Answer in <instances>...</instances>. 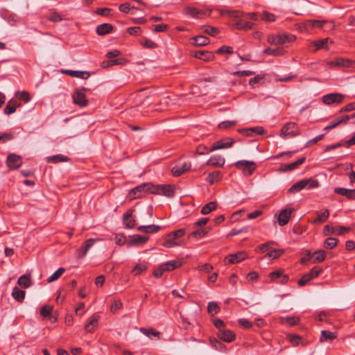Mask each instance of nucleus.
Masks as SVG:
<instances>
[{
  "label": "nucleus",
  "instance_id": "1",
  "mask_svg": "<svg viewBox=\"0 0 355 355\" xmlns=\"http://www.w3.org/2000/svg\"><path fill=\"white\" fill-rule=\"evenodd\" d=\"M306 187L309 189L318 188L319 187V182L317 180L311 178L302 180L291 186L288 191L290 193H295L304 189Z\"/></svg>",
  "mask_w": 355,
  "mask_h": 355
},
{
  "label": "nucleus",
  "instance_id": "2",
  "mask_svg": "<svg viewBox=\"0 0 355 355\" xmlns=\"http://www.w3.org/2000/svg\"><path fill=\"white\" fill-rule=\"evenodd\" d=\"M185 234V229H179L176 231L171 232L166 236L164 243H162V245L166 248H171L180 245V243L176 242L175 240L184 236Z\"/></svg>",
  "mask_w": 355,
  "mask_h": 355
},
{
  "label": "nucleus",
  "instance_id": "3",
  "mask_svg": "<svg viewBox=\"0 0 355 355\" xmlns=\"http://www.w3.org/2000/svg\"><path fill=\"white\" fill-rule=\"evenodd\" d=\"M148 193H151V183H144L133 188L129 192V196L131 199H135Z\"/></svg>",
  "mask_w": 355,
  "mask_h": 355
},
{
  "label": "nucleus",
  "instance_id": "4",
  "mask_svg": "<svg viewBox=\"0 0 355 355\" xmlns=\"http://www.w3.org/2000/svg\"><path fill=\"white\" fill-rule=\"evenodd\" d=\"M151 193L164 195L171 198L174 196V191L172 187L168 184L153 185L151 184Z\"/></svg>",
  "mask_w": 355,
  "mask_h": 355
},
{
  "label": "nucleus",
  "instance_id": "5",
  "mask_svg": "<svg viewBox=\"0 0 355 355\" xmlns=\"http://www.w3.org/2000/svg\"><path fill=\"white\" fill-rule=\"evenodd\" d=\"M234 165L248 175H252L257 168L255 162L252 161L240 160L236 162Z\"/></svg>",
  "mask_w": 355,
  "mask_h": 355
},
{
  "label": "nucleus",
  "instance_id": "6",
  "mask_svg": "<svg viewBox=\"0 0 355 355\" xmlns=\"http://www.w3.org/2000/svg\"><path fill=\"white\" fill-rule=\"evenodd\" d=\"M300 134L297 125L293 122L286 123L281 130L280 135L283 137H294Z\"/></svg>",
  "mask_w": 355,
  "mask_h": 355
},
{
  "label": "nucleus",
  "instance_id": "7",
  "mask_svg": "<svg viewBox=\"0 0 355 355\" xmlns=\"http://www.w3.org/2000/svg\"><path fill=\"white\" fill-rule=\"evenodd\" d=\"M102 241L101 239L96 238V239H87L82 246L77 250V258L82 259L85 257L89 250L94 245V244L97 241Z\"/></svg>",
  "mask_w": 355,
  "mask_h": 355
},
{
  "label": "nucleus",
  "instance_id": "8",
  "mask_svg": "<svg viewBox=\"0 0 355 355\" xmlns=\"http://www.w3.org/2000/svg\"><path fill=\"white\" fill-rule=\"evenodd\" d=\"M345 96L338 93H331L323 96L322 101L326 105H331L333 103H341L344 100Z\"/></svg>",
  "mask_w": 355,
  "mask_h": 355
},
{
  "label": "nucleus",
  "instance_id": "9",
  "mask_svg": "<svg viewBox=\"0 0 355 355\" xmlns=\"http://www.w3.org/2000/svg\"><path fill=\"white\" fill-rule=\"evenodd\" d=\"M6 164L10 170L17 169L22 164V159L19 155L11 153L7 157Z\"/></svg>",
  "mask_w": 355,
  "mask_h": 355
},
{
  "label": "nucleus",
  "instance_id": "10",
  "mask_svg": "<svg viewBox=\"0 0 355 355\" xmlns=\"http://www.w3.org/2000/svg\"><path fill=\"white\" fill-rule=\"evenodd\" d=\"M248 257L245 251H240L235 254H230L225 258V262L228 264H234L241 262Z\"/></svg>",
  "mask_w": 355,
  "mask_h": 355
},
{
  "label": "nucleus",
  "instance_id": "11",
  "mask_svg": "<svg viewBox=\"0 0 355 355\" xmlns=\"http://www.w3.org/2000/svg\"><path fill=\"white\" fill-rule=\"evenodd\" d=\"M293 211L294 209L291 207H288L281 210L277 219L279 225L280 226L286 225L288 223Z\"/></svg>",
  "mask_w": 355,
  "mask_h": 355
},
{
  "label": "nucleus",
  "instance_id": "12",
  "mask_svg": "<svg viewBox=\"0 0 355 355\" xmlns=\"http://www.w3.org/2000/svg\"><path fill=\"white\" fill-rule=\"evenodd\" d=\"M234 143V140L232 138H226L222 140L217 141L212 144L211 148L209 149V151L212 152L219 149L230 148Z\"/></svg>",
  "mask_w": 355,
  "mask_h": 355
},
{
  "label": "nucleus",
  "instance_id": "13",
  "mask_svg": "<svg viewBox=\"0 0 355 355\" xmlns=\"http://www.w3.org/2000/svg\"><path fill=\"white\" fill-rule=\"evenodd\" d=\"M185 12L194 18H202L206 15H209L211 10L199 9L194 7H187Z\"/></svg>",
  "mask_w": 355,
  "mask_h": 355
},
{
  "label": "nucleus",
  "instance_id": "14",
  "mask_svg": "<svg viewBox=\"0 0 355 355\" xmlns=\"http://www.w3.org/2000/svg\"><path fill=\"white\" fill-rule=\"evenodd\" d=\"M218 338L226 343H231L236 338L235 334L228 329H220L217 334Z\"/></svg>",
  "mask_w": 355,
  "mask_h": 355
},
{
  "label": "nucleus",
  "instance_id": "15",
  "mask_svg": "<svg viewBox=\"0 0 355 355\" xmlns=\"http://www.w3.org/2000/svg\"><path fill=\"white\" fill-rule=\"evenodd\" d=\"M350 119V116L349 115H343L337 117L334 120H333L328 125H327L324 130L328 131L333 128H336L340 124H345Z\"/></svg>",
  "mask_w": 355,
  "mask_h": 355
},
{
  "label": "nucleus",
  "instance_id": "16",
  "mask_svg": "<svg viewBox=\"0 0 355 355\" xmlns=\"http://www.w3.org/2000/svg\"><path fill=\"white\" fill-rule=\"evenodd\" d=\"M191 166V164L190 162H184L181 165H176L175 166L172 170L171 173L173 176L175 177H179L185 172H187L190 170Z\"/></svg>",
  "mask_w": 355,
  "mask_h": 355
},
{
  "label": "nucleus",
  "instance_id": "17",
  "mask_svg": "<svg viewBox=\"0 0 355 355\" xmlns=\"http://www.w3.org/2000/svg\"><path fill=\"white\" fill-rule=\"evenodd\" d=\"M334 192L338 195L346 197L349 200H355V189H349L336 187L334 189Z\"/></svg>",
  "mask_w": 355,
  "mask_h": 355
},
{
  "label": "nucleus",
  "instance_id": "18",
  "mask_svg": "<svg viewBox=\"0 0 355 355\" xmlns=\"http://www.w3.org/2000/svg\"><path fill=\"white\" fill-rule=\"evenodd\" d=\"M296 37L292 34L279 33L277 35V45H283L286 43L293 42Z\"/></svg>",
  "mask_w": 355,
  "mask_h": 355
},
{
  "label": "nucleus",
  "instance_id": "19",
  "mask_svg": "<svg viewBox=\"0 0 355 355\" xmlns=\"http://www.w3.org/2000/svg\"><path fill=\"white\" fill-rule=\"evenodd\" d=\"M331 67H349L352 65V61L343 58H336L329 62Z\"/></svg>",
  "mask_w": 355,
  "mask_h": 355
},
{
  "label": "nucleus",
  "instance_id": "20",
  "mask_svg": "<svg viewBox=\"0 0 355 355\" xmlns=\"http://www.w3.org/2000/svg\"><path fill=\"white\" fill-rule=\"evenodd\" d=\"M99 316L98 314H93L89 319L88 322L85 324V329L88 333H92L94 329L98 326Z\"/></svg>",
  "mask_w": 355,
  "mask_h": 355
},
{
  "label": "nucleus",
  "instance_id": "21",
  "mask_svg": "<svg viewBox=\"0 0 355 355\" xmlns=\"http://www.w3.org/2000/svg\"><path fill=\"white\" fill-rule=\"evenodd\" d=\"M225 162V159L222 156L214 155L207 161L206 164L214 167H223Z\"/></svg>",
  "mask_w": 355,
  "mask_h": 355
},
{
  "label": "nucleus",
  "instance_id": "22",
  "mask_svg": "<svg viewBox=\"0 0 355 355\" xmlns=\"http://www.w3.org/2000/svg\"><path fill=\"white\" fill-rule=\"evenodd\" d=\"M193 57L204 60L210 61L214 58V55L212 52L208 51H197L193 53Z\"/></svg>",
  "mask_w": 355,
  "mask_h": 355
},
{
  "label": "nucleus",
  "instance_id": "23",
  "mask_svg": "<svg viewBox=\"0 0 355 355\" xmlns=\"http://www.w3.org/2000/svg\"><path fill=\"white\" fill-rule=\"evenodd\" d=\"M73 99L74 103L81 107H85L88 104V101L86 99V96L85 93L80 91H77L76 92L74 93V94L73 95Z\"/></svg>",
  "mask_w": 355,
  "mask_h": 355
},
{
  "label": "nucleus",
  "instance_id": "24",
  "mask_svg": "<svg viewBox=\"0 0 355 355\" xmlns=\"http://www.w3.org/2000/svg\"><path fill=\"white\" fill-rule=\"evenodd\" d=\"M62 73L67 74L71 77H76L83 79H87L89 77L90 73L87 71H73V70H62Z\"/></svg>",
  "mask_w": 355,
  "mask_h": 355
},
{
  "label": "nucleus",
  "instance_id": "25",
  "mask_svg": "<svg viewBox=\"0 0 355 355\" xmlns=\"http://www.w3.org/2000/svg\"><path fill=\"white\" fill-rule=\"evenodd\" d=\"M162 227L157 225H141L137 227V231L146 234H155L158 232Z\"/></svg>",
  "mask_w": 355,
  "mask_h": 355
},
{
  "label": "nucleus",
  "instance_id": "26",
  "mask_svg": "<svg viewBox=\"0 0 355 355\" xmlns=\"http://www.w3.org/2000/svg\"><path fill=\"white\" fill-rule=\"evenodd\" d=\"M182 264L181 260H171L166 261V263H162V270H165V271H172L176 268L180 267Z\"/></svg>",
  "mask_w": 355,
  "mask_h": 355
},
{
  "label": "nucleus",
  "instance_id": "27",
  "mask_svg": "<svg viewBox=\"0 0 355 355\" xmlns=\"http://www.w3.org/2000/svg\"><path fill=\"white\" fill-rule=\"evenodd\" d=\"M148 239H149L148 236L135 234L131 237L130 241L128 243V245L130 246V245H143V244L146 243L148 241Z\"/></svg>",
  "mask_w": 355,
  "mask_h": 355
},
{
  "label": "nucleus",
  "instance_id": "28",
  "mask_svg": "<svg viewBox=\"0 0 355 355\" xmlns=\"http://www.w3.org/2000/svg\"><path fill=\"white\" fill-rule=\"evenodd\" d=\"M113 29L114 27L111 24L105 23L100 24L96 27V33L98 35H105L112 33Z\"/></svg>",
  "mask_w": 355,
  "mask_h": 355
},
{
  "label": "nucleus",
  "instance_id": "29",
  "mask_svg": "<svg viewBox=\"0 0 355 355\" xmlns=\"http://www.w3.org/2000/svg\"><path fill=\"white\" fill-rule=\"evenodd\" d=\"M132 210L127 211L123 215V222L127 228L132 229L136 225V220L132 218Z\"/></svg>",
  "mask_w": 355,
  "mask_h": 355
},
{
  "label": "nucleus",
  "instance_id": "30",
  "mask_svg": "<svg viewBox=\"0 0 355 355\" xmlns=\"http://www.w3.org/2000/svg\"><path fill=\"white\" fill-rule=\"evenodd\" d=\"M306 160L305 157H302L299 158L297 160H296L294 162L284 164L282 166V171H292L297 168L300 165L303 164Z\"/></svg>",
  "mask_w": 355,
  "mask_h": 355
},
{
  "label": "nucleus",
  "instance_id": "31",
  "mask_svg": "<svg viewBox=\"0 0 355 355\" xmlns=\"http://www.w3.org/2000/svg\"><path fill=\"white\" fill-rule=\"evenodd\" d=\"M254 26L253 23L249 21H245L242 19H239L234 24V27L238 30L248 31L252 29Z\"/></svg>",
  "mask_w": 355,
  "mask_h": 355
},
{
  "label": "nucleus",
  "instance_id": "32",
  "mask_svg": "<svg viewBox=\"0 0 355 355\" xmlns=\"http://www.w3.org/2000/svg\"><path fill=\"white\" fill-rule=\"evenodd\" d=\"M318 216L313 220V223L320 224L323 223L328 219L329 216V211L328 209H324L320 212H317Z\"/></svg>",
  "mask_w": 355,
  "mask_h": 355
},
{
  "label": "nucleus",
  "instance_id": "33",
  "mask_svg": "<svg viewBox=\"0 0 355 355\" xmlns=\"http://www.w3.org/2000/svg\"><path fill=\"white\" fill-rule=\"evenodd\" d=\"M211 230V227H200L195 231H193L190 233L189 237L191 238H202L205 236L209 231Z\"/></svg>",
  "mask_w": 355,
  "mask_h": 355
},
{
  "label": "nucleus",
  "instance_id": "34",
  "mask_svg": "<svg viewBox=\"0 0 355 355\" xmlns=\"http://www.w3.org/2000/svg\"><path fill=\"white\" fill-rule=\"evenodd\" d=\"M223 16H227L232 18H241L244 16V12L238 10H225L220 12Z\"/></svg>",
  "mask_w": 355,
  "mask_h": 355
},
{
  "label": "nucleus",
  "instance_id": "35",
  "mask_svg": "<svg viewBox=\"0 0 355 355\" xmlns=\"http://www.w3.org/2000/svg\"><path fill=\"white\" fill-rule=\"evenodd\" d=\"M222 173L219 171H216L208 174L207 181L210 184H214V183L219 182L222 179Z\"/></svg>",
  "mask_w": 355,
  "mask_h": 355
},
{
  "label": "nucleus",
  "instance_id": "36",
  "mask_svg": "<svg viewBox=\"0 0 355 355\" xmlns=\"http://www.w3.org/2000/svg\"><path fill=\"white\" fill-rule=\"evenodd\" d=\"M337 337V334L335 332L323 330L321 331V336L320 341L321 343L331 341Z\"/></svg>",
  "mask_w": 355,
  "mask_h": 355
},
{
  "label": "nucleus",
  "instance_id": "37",
  "mask_svg": "<svg viewBox=\"0 0 355 355\" xmlns=\"http://www.w3.org/2000/svg\"><path fill=\"white\" fill-rule=\"evenodd\" d=\"M19 105V104L16 101L10 100L8 102L3 112L6 114H11L16 111V109Z\"/></svg>",
  "mask_w": 355,
  "mask_h": 355
},
{
  "label": "nucleus",
  "instance_id": "38",
  "mask_svg": "<svg viewBox=\"0 0 355 355\" xmlns=\"http://www.w3.org/2000/svg\"><path fill=\"white\" fill-rule=\"evenodd\" d=\"M193 44L197 46H202L209 43V39L203 35H198L192 38Z\"/></svg>",
  "mask_w": 355,
  "mask_h": 355
},
{
  "label": "nucleus",
  "instance_id": "39",
  "mask_svg": "<svg viewBox=\"0 0 355 355\" xmlns=\"http://www.w3.org/2000/svg\"><path fill=\"white\" fill-rule=\"evenodd\" d=\"M25 294V291L18 287H15L12 289V296L19 302H21L24 300Z\"/></svg>",
  "mask_w": 355,
  "mask_h": 355
},
{
  "label": "nucleus",
  "instance_id": "40",
  "mask_svg": "<svg viewBox=\"0 0 355 355\" xmlns=\"http://www.w3.org/2000/svg\"><path fill=\"white\" fill-rule=\"evenodd\" d=\"M140 331L148 338H151L152 336L159 338V336L161 334L159 331H156L153 328L146 329L144 327H141L140 329Z\"/></svg>",
  "mask_w": 355,
  "mask_h": 355
},
{
  "label": "nucleus",
  "instance_id": "41",
  "mask_svg": "<svg viewBox=\"0 0 355 355\" xmlns=\"http://www.w3.org/2000/svg\"><path fill=\"white\" fill-rule=\"evenodd\" d=\"M216 207L217 203L216 202H209L202 207L201 214L204 215L208 214L211 211L215 210Z\"/></svg>",
  "mask_w": 355,
  "mask_h": 355
},
{
  "label": "nucleus",
  "instance_id": "42",
  "mask_svg": "<svg viewBox=\"0 0 355 355\" xmlns=\"http://www.w3.org/2000/svg\"><path fill=\"white\" fill-rule=\"evenodd\" d=\"M313 255L314 256L313 261L314 263L322 262L326 258V252L322 250L315 251Z\"/></svg>",
  "mask_w": 355,
  "mask_h": 355
},
{
  "label": "nucleus",
  "instance_id": "43",
  "mask_svg": "<svg viewBox=\"0 0 355 355\" xmlns=\"http://www.w3.org/2000/svg\"><path fill=\"white\" fill-rule=\"evenodd\" d=\"M284 250L282 249H274L270 250L264 257L263 258H269L275 259L279 258L280 256H282L284 254Z\"/></svg>",
  "mask_w": 355,
  "mask_h": 355
},
{
  "label": "nucleus",
  "instance_id": "44",
  "mask_svg": "<svg viewBox=\"0 0 355 355\" xmlns=\"http://www.w3.org/2000/svg\"><path fill=\"white\" fill-rule=\"evenodd\" d=\"M324 24V21L320 20H307L304 22V26L306 28H321Z\"/></svg>",
  "mask_w": 355,
  "mask_h": 355
},
{
  "label": "nucleus",
  "instance_id": "45",
  "mask_svg": "<svg viewBox=\"0 0 355 355\" xmlns=\"http://www.w3.org/2000/svg\"><path fill=\"white\" fill-rule=\"evenodd\" d=\"M18 284L24 288H27L31 286V279L30 276H28L26 275H24L21 276L17 281Z\"/></svg>",
  "mask_w": 355,
  "mask_h": 355
},
{
  "label": "nucleus",
  "instance_id": "46",
  "mask_svg": "<svg viewBox=\"0 0 355 355\" xmlns=\"http://www.w3.org/2000/svg\"><path fill=\"white\" fill-rule=\"evenodd\" d=\"M209 342L211 345L214 347L216 349L219 351H225L226 350V346L220 343L219 340H218L215 338H210Z\"/></svg>",
  "mask_w": 355,
  "mask_h": 355
},
{
  "label": "nucleus",
  "instance_id": "47",
  "mask_svg": "<svg viewBox=\"0 0 355 355\" xmlns=\"http://www.w3.org/2000/svg\"><path fill=\"white\" fill-rule=\"evenodd\" d=\"M338 240L334 237H328L324 242V248L327 249H333L338 244Z\"/></svg>",
  "mask_w": 355,
  "mask_h": 355
},
{
  "label": "nucleus",
  "instance_id": "48",
  "mask_svg": "<svg viewBox=\"0 0 355 355\" xmlns=\"http://www.w3.org/2000/svg\"><path fill=\"white\" fill-rule=\"evenodd\" d=\"M148 266L145 263H137L135 268L132 270L131 272L134 275H139L144 271L146 270Z\"/></svg>",
  "mask_w": 355,
  "mask_h": 355
},
{
  "label": "nucleus",
  "instance_id": "49",
  "mask_svg": "<svg viewBox=\"0 0 355 355\" xmlns=\"http://www.w3.org/2000/svg\"><path fill=\"white\" fill-rule=\"evenodd\" d=\"M263 53L270 55H282L284 54V51L282 49H272L270 48H266L263 50Z\"/></svg>",
  "mask_w": 355,
  "mask_h": 355
},
{
  "label": "nucleus",
  "instance_id": "50",
  "mask_svg": "<svg viewBox=\"0 0 355 355\" xmlns=\"http://www.w3.org/2000/svg\"><path fill=\"white\" fill-rule=\"evenodd\" d=\"M207 311L209 314H211V315H214L216 314L217 313H218V311H220V307L217 304V303H216L214 302H209V304H208Z\"/></svg>",
  "mask_w": 355,
  "mask_h": 355
},
{
  "label": "nucleus",
  "instance_id": "51",
  "mask_svg": "<svg viewBox=\"0 0 355 355\" xmlns=\"http://www.w3.org/2000/svg\"><path fill=\"white\" fill-rule=\"evenodd\" d=\"M65 269L64 268H58L53 275H51L47 279L48 282H51L57 280L64 273Z\"/></svg>",
  "mask_w": 355,
  "mask_h": 355
},
{
  "label": "nucleus",
  "instance_id": "52",
  "mask_svg": "<svg viewBox=\"0 0 355 355\" xmlns=\"http://www.w3.org/2000/svg\"><path fill=\"white\" fill-rule=\"evenodd\" d=\"M140 44L148 49H155L157 47V44L156 43L146 37L143 38L140 41Z\"/></svg>",
  "mask_w": 355,
  "mask_h": 355
},
{
  "label": "nucleus",
  "instance_id": "53",
  "mask_svg": "<svg viewBox=\"0 0 355 355\" xmlns=\"http://www.w3.org/2000/svg\"><path fill=\"white\" fill-rule=\"evenodd\" d=\"M329 41V38L314 41L312 44L316 47L315 50L325 48Z\"/></svg>",
  "mask_w": 355,
  "mask_h": 355
},
{
  "label": "nucleus",
  "instance_id": "54",
  "mask_svg": "<svg viewBox=\"0 0 355 355\" xmlns=\"http://www.w3.org/2000/svg\"><path fill=\"white\" fill-rule=\"evenodd\" d=\"M311 279H313L309 275V274L306 273L298 280L297 284L299 286H304L308 282H309Z\"/></svg>",
  "mask_w": 355,
  "mask_h": 355
},
{
  "label": "nucleus",
  "instance_id": "55",
  "mask_svg": "<svg viewBox=\"0 0 355 355\" xmlns=\"http://www.w3.org/2000/svg\"><path fill=\"white\" fill-rule=\"evenodd\" d=\"M132 9L137 10L135 7L131 6L129 3H122L119 7V10L123 13H128Z\"/></svg>",
  "mask_w": 355,
  "mask_h": 355
},
{
  "label": "nucleus",
  "instance_id": "56",
  "mask_svg": "<svg viewBox=\"0 0 355 355\" xmlns=\"http://www.w3.org/2000/svg\"><path fill=\"white\" fill-rule=\"evenodd\" d=\"M202 29L205 33H207L211 36H214L216 34L218 33V28L209 26H204Z\"/></svg>",
  "mask_w": 355,
  "mask_h": 355
},
{
  "label": "nucleus",
  "instance_id": "57",
  "mask_svg": "<svg viewBox=\"0 0 355 355\" xmlns=\"http://www.w3.org/2000/svg\"><path fill=\"white\" fill-rule=\"evenodd\" d=\"M216 53L218 54H223V53H227V54H232L233 53V48L229 46H223L220 48H219L216 51Z\"/></svg>",
  "mask_w": 355,
  "mask_h": 355
},
{
  "label": "nucleus",
  "instance_id": "58",
  "mask_svg": "<svg viewBox=\"0 0 355 355\" xmlns=\"http://www.w3.org/2000/svg\"><path fill=\"white\" fill-rule=\"evenodd\" d=\"M52 310H53L52 306L45 305V306H42V308L41 309L40 314L44 318L49 317V316H50Z\"/></svg>",
  "mask_w": 355,
  "mask_h": 355
},
{
  "label": "nucleus",
  "instance_id": "59",
  "mask_svg": "<svg viewBox=\"0 0 355 355\" xmlns=\"http://www.w3.org/2000/svg\"><path fill=\"white\" fill-rule=\"evenodd\" d=\"M48 19L53 22H58L62 21V18L58 12H53L49 14Z\"/></svg>",
  "mask_w": 355,
  "mask_h": 355
},
{
  "label": "nucleus",
  "instance_id": "60",
  "mask_svg": "<svg viewBox=\"0 0 355 355\" xmlns=\"http://www.w3.org/2000/svg\"><path fill=\"white\" fill-rule=\"evenodd\" d=\"M261 19L266 21L272 22L275 20V16L272 13H270L268 12H264L262 14Z\"/></svg>",
  "mask_w": 355,
  "mask_h": 355
},
{
  "label": "nucleus",
  "instance_id": "61",
  "mask_svg": "<svg viewBox=\"0 0 355 355\" xmlns=\"http://www.w3.org/2000/svg\"><path fill=\"white\" fill-rule=\"evenodd\" d=\"M323 234L324 236L336 234V227L329 225H325L323 229Z\"/></svg>",
  "mask_w": 355,
  "mask_h": 355
},
{
  "label": "nucleus",
  "instance_id": "62",
  "mask_svg": "<svg viewBox=\"0 0 355 355\" xmlns=\"http://www.w3.org/2000/svg\"><path fill=\"white\" fill-rule=\"evenodd\" d=\"M322 272V269L318 266H314L309 272V275L312 279L317 277L321 272Z\"/></svg>",
  "mask_w": 355,
  "mask_h": 355
},
{
  "label": "nucleus",
  "instance_id": "63",
  "mask_svg": "<svg viewBox=\"0 0 355 355\" xmlns=\"http://www.w3.org/2000/svg\"><path fill=\"white\" fill-rule=\"evenodd\" d=\"M288 338L294 346L297 345L302 339V338L300 336L293 334L288 335Z\"/></svg>",
  "mask_w": 355,
  "mask_h": 355
},
{
  "label": "nucleus",
  "instance_id": "64",
  "mask_svg": "<svg viewBox=\"0 0 355 355\" xmlns=\"http://www.w3.org/2000/svg\"><path fill=\"white\" fill-rule=\"evenodd\" d=\"M17 96L24 101L25 103L28 102L31 100L30 95L28 92H21L17 93Z\"/></svg>",
  "mask_w": 355,
  "mask_h": 355
}]
</instances>
